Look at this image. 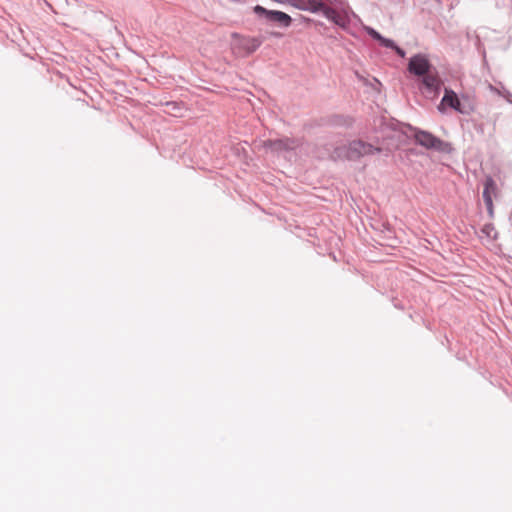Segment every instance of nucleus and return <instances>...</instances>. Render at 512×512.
I'll return each instance as SVG.
<instances>
[{"label":"nucleus","mask_w":512,"mask_h":512,"mask_svg":"<svg viewBox=\"0 0 512 512\" xmlns=\"http://www.w3.org/2000/svg\"><path fill=\"white\" fill-rule=\"evenodd\" d=\"M382 151L381 147H374L371 144L363 141H352L347 146L337 148L334 152L335 159H349L355 160L362 156L371 155L375 152Z\"/></svg>","instance_id":"obj_2"},{"label":"nucleus","mask_w":512,"mask_h":512,"mask_svg":"<svg viewBox=\"0 0 512 512\" xmlns=\"http://www.w3.org/2000/svg\"><path fill=\"white\" fill-rule=\"evenodd\" d=\"M167 106H172V107H173V109H179V107L177 106V104H176V103H174V102L167 103Z\"/></svg>","instance_id":"obj_13"},{"label":"nucleus","mask_w":512,"mask_h":512,"mask_svg":"<svg viewBox=\"0 0 512 512\" xmlns=\"http://www.w3.org/2000/svg\"><path fill=\"white\" fill-rule=\"evenodd\" d=\"M254 11L256 14L264 15L268 20L277 22L284 27L290 26L292 22L291 17L288 14L281 11L267 10L260 5L255 6Z\"/></svg>","instance_id":"obj_4"},{"label":"nucleus","mask_w":512,"mask_h":512,"mask_svg":"<svg viewBox=\"0 0 512 512\" xmlns=\"http://www.w3.org/2000/svg\"><path fill=\"white\" fill-rule=\"evenodd\" d=\"M292 6L311 12L321 11L324 16L340 27H346L349 23L348 13L324 5L323 0H287Z\"/></svg>","instance_id":"obj_1"},{"label":"nucleus","mask_w":512,"mask_h":512,"mask_svg":"<svg viewBox=\"0 0 512 512\" xmlns=\"http://www.w3.org/2000/svg\"><path fill=\"white\" fill-rule=\"evenodd\" d=\"M445 106H449L455 109L456 111L462 112L458 96L454 91L450 89H445V94L441 100L440 105L438 106V109L440 111H443Z\"/></svg>","instance_id":"obj_8"},{"label":"nucleus","mask_w":512,"mask_h":512,"mask_svg":"<svg viewBox=\"0 0 512 512\" xmlns=\"http://www.w3.org/2000/svg\"><path fill=\"white\" fill-rule=\"evenodd\" d=\"M263 147L271 151H280L293 148V141L289 139H277L263 141Z\"/></svg>","instance_id":"obj_10"},{"label":"nucleus","mask_w":512,"mask_h":512,"mask_svg":"<svg viewBox=\"0 0 512 512\" xmlns=\"http://www.w3.org/2000/svg\"><path fill=\"white\" fill-rule=\"evenodd\" d=\"M261 45V41L253 37H242L233 34L232 49L239 55H248Z\"/></svg>","instance_id":"obj_3"},{"label":"nucleus","mask_w":512,"mask_h":512,"mask_svg":"<svg viewBox=\"0 0 512 512\" xmlns=\"http://www.w3.org/2000/svg\"><path fill=\"white\" fill-rule=\"evenodd\" d=\"M422 79V83L425 86V88L434 94V96L438 95L439 89L441 86V80L438 77V75L431 70L427 72V74H424Z\"/></svg>","instance_id":"obj_9"},{"label":"nucleus","mask_w":512,"mask_h":512,"mask_svg":"<svg viewBox=\"0 0 512 512\" xmlns=\"http://www.w3.org/2000/svg\"><path fill=\"white\" fill-rule=\"evenodd\" d=\"M498 188L492 177H487L484 183L483 199L488 213L492 216L494 212L493 198L497 197Z\"/></svg>","instance_id":"obj_7"},{"label":"nucleus","mask_w":512,"mask_h":512,"mask_svg":"<svg viewBox=\"0 0 512 512\" xmlns=\"http://www.w3.org/2000/svg\"><path fill=\"white\" fill-rule=\"evenodd\" d=\"M416 142L428 149L443 150L444 142L426 131H418L415 133Z\"/></svg>","instance_id":"obj_6"},{"label":"nucleus","mask_w":512,"mask_h":512,"mask_svg":"<svg viewBox=\"0 0 512 512\" xmlns=\"http://www.w3.org/2000/svg\"><path fill=\"white\" fill-rule=\"evenodd\" d=\"M393 49L396 51V53H397L399 56H401V57H404V56H405V52H404L401 48L397 47L396 45H394V48H393Z\"/></svg>","instance_id":"obj_12"},{"label":"nucleus","mask_w":512,"mask_h":512,"mask_svg":"<svg viewBox=\"0 0 512 512\" xmlns=\"http://www.w3.org/2000/svg\"><path fill=\"white\" fill-rule=\"evenodd\" d=\"M431 70V64L425 55L417 54L413 56L408 64V71L417 76H423Z\"/></svg>","instance_id":"obj_5"},{"label":"nucleus","mask_w":512,"mask_h":512,"mask_svg":"<svg viewBox=\"0 0 512 512\" xmlns=\"http://www.w3.org/2000/svg\"><path fill=\"white\" fill-rule=\"evenodd\" d=\"M367 33L374 38L375 40L379 41L381 45L388 47V48H394V42L390 39H386L382 37L376 30L373 28H366Z\"/></svg>","instance_id":"obj_11"}]
</instances>
